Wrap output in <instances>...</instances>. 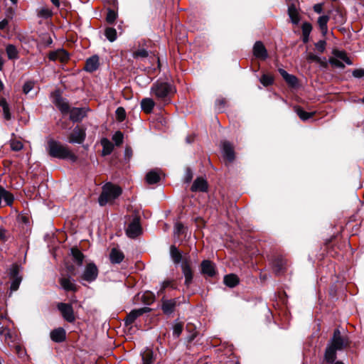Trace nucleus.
<instances>
[{"mask_svg": "<svg viewBox=\"0 0 364 364\" xmlns=\"http://www.w3.org/2000/svg\"><path fill=\"white\" fill-rule=\"evenodd\" d=\"M259 82L265 87L272 85L274 82L273 77L269 74H263L259 79Z\"/></svg>", "mask_w": 364, "mask_h": 364, "instance_id": "a19ab883", "label": "nucleus"}, {"mask_svg": "<svg viewBox=\"0 0 364 364\" xmlns=\"http://www.w3.org/2000/svg\"><path fill=\"white\" fill-rule=\"evenodd\" d=\"M294 110L302 121H306L315 114L314 112H307L299 106L294 107Z\"/></svg>", "mask_w": 364, "mask_h": 364, "instance_id": "c756f323", "label": "nucleus"}, {"mask_svg": "<svg viewBox=\"0 0 364 364\" xmlns=\"http://www.w3.org/2000/svg\"><path fill=\"white\" fill-rule=\"evenodd\" d=\"M222 152L223 157L229 162L233 161L235 159V152L233 146L228 141H224L222 144Z\"/></svg>", "mask_w": 364, "mask_h": 364, "instance_id": "f8f14e48", "label": "nucleus"}, {"mask_svg": "<svg viewBox=\"0 0 364 364\" xmlns=\"http://www.w3.org/2000/svg\"><path fill=\"white\" fill-rule=\"evenodd\" d=\"M101 144L102 146V155L103 156L109 155L113 151L114 145L107 138H103L101 140Z\"/></svg>", "mask_w": 364, "mask_h": 364, "instance_id": "7c9ffc66", "label": "nucleus"}, {"mask_svg": "<svg viewBox=\"0 0 364 364\" xmlns=\"http://www.w3.org/2000/svg\"><path fill=\"white\" fill-rule=\"evenodd\" d=\"M182 272L185 277V284L188 287L193 279V273L190 264L187 260H185L181 264Z\"/></svg>", "mask_w": 364, "mask_h": 364, "instance_id": "dca6fc26", "label": "nucleus"}, {"mask_svg": "<svg viewBox=\"0 0 364 364\" xmlns=\"http://www.w3.org/2000/svg\"><path fill=\"white\" fill-rule=\"evenodd\" d=\"M52 341L60 343L65 340V331L63 328L54 329L50 332Z\"/></svg>", "mask_w": 364, "mask_h": 364, "instance_id": "a878e982", "label": "nucleus"}, {"mask_svg": "<svg viewBox=\"0 0 364 364\" xmlns=\"http://www.w3.org/2000/svg\"><path fill=\"white\" fill-rule=\"evenodd\" d=\"M160 180L159 171L156 170L151 171L146 173V181L149 184H155Z\"/></svg>", "mask_w": 364, "mask_h": 364, "instance_id": "2f4dec72", "label": "nucleus"}, {"mask_svg": "<svg viewBox=\"0 0 364 364\" xmlns=\"http://www.w3.org/2000/svg\"><path fill=\"white\" fill-rule=\"evenodd\" d=\"M8 239V232L3 228H0V241L5 242Z\"/></svg>", "mask_w": 364, "mask_h": 364, "instance_id": "bf43d9fd", "label": "nucleus"}, {"mask_svg": "<svg viewBox=\"0 0 364 364\" xmlns=\"http://www.w3.org/2000/svg\"><path fill=\"white\" fill-rule=\"evenodd\" d=\"M224 283L227 287L232 288L238 284L239 279L235 274H228L224 277Z\"/></svg>", "mask_w": 364, "mask_h": 364, "instance_id": "473e14b6", "label": "nucleus"}, {"mask_svg": "<svg viewBox=\"0 0 364 364\" xmlns=\"http://www.w3.org/2000/svg\"><path fill=\"white\" fill-rule=\"evenodd\" d=\"M148 55V51L145 49H140L133 53L134 58H146Z\"/></svg>", "mask_w": 364, "mask_h": 364, "instance_id": "09e8293b", "label": "nucleus"}, {"mask_svg": "<svg viewBox=\"0 0 364 364\" xmlns=\"http://www.w3.org/2000/svg\"><path fill=\"white\" fill-rule=\"evenodd\" d=\"M58 309L60 311L63 318L69 323H73L75 321L74 310L71 304L66 303H58L57 305Z\"/></svg>", "mask_w": 364, "mask_h": 364, "instance_id": "423d86ee", "label": "nucleus"}, {"mask_svg": "<svg viewBox=\"0 0 364 364\" xmlns=\"http://www.w3.org/2000/svg\"><path fill=\"white\" fill-rule=\"evenodd\" d=\"M116 18L117 14L112 10H109L106 18L107 21L109 23H112L116 20Z\"/></svg>", "mask_w": 364, "mask_h": 364, "instance_id": "603ef678", "label": "nucleus"}, {"mask_svg": "<svg viewBox=\"0 0 364 364\" xmlns=\"http://www.w3.org/2000/svg\"><path fill=\"white\" fill-rule=\"evenodd\" d=\"M0 106L2 107L4 119L10 120L11 119V114L10 112L9 106L5 98L1 97L0 99Z\"/></svg>", "mask_w": 364, "mask_h": 364, "instance_id": "f704fd0d", "label": "nucleus"}, {"mask_svg": "<svg viewBox=\"0 0 364 364\" xmlns=\"http://www.w3.org/2000/svg\"><path fill=\"white\" fill-rule=\"evenodd\" d=\"M272 266L275 274H279L285 270L287 262L282 257H278L273 261Z\"/></svg>", "mask_w": 364, "mask_h": 364, "instance_id": "b1692460", "label": "nucleus"}, {"mask_svg": "<svg viewBox=\"0 0 364 364\" xmlns=\"http://www.w3.org/2000/svg\"><path fill=\"white\" fill-rule=\"evenodd\" d=\"M336 351L337 350L328 345L324 354V359L328 363H333L336 359Z\"/></svg>", "mask_w": 364, "mask_h": 364, "instance_id": "c85d7f7f", "label": "nucleus"}, {"mask_svg": "<svg viewBox=\"0 0 364 364\" xmlns=\"http://www.w3.org/2000/svg\"><path fill=\"white\" fill-rule=\"evenodd\" d=\"M150 310L151 309L149 307H143L132 310L124 318L125 325L129 326L132 324L139 316H141L144 313L150 311Z\"/></svg>", "mask_w": 364, "mask_h": 364, "instance_id": "6e6552de", "label": "nucleus"}, {"mask_svg": "<svg viewBox=\"0 0 364 364\" xmlns=\"http://www.w3.org/2000/svg\"><path fill=\"white\" fill-rule=\"evenodd\" d=\"M154 106L155 102L151 98L146 97L141 101V108L146 114L151 113Z\"/></svg>", "mask_w": 364, "mask_h": 364, "instance_id": "cd10ccee", "label": "nucleus"}, {"mask_svg": "<svg viewBox=\"0 0 364 364\" xmlns=\"http://www.w3.org/2000/svg\"><path fill=\"white\" fill-rule=\"evenodd\" d=\"M170 255L173 262L176 264L187 260L186 258L183 259L182 252L174 245H171L170 247Z\"/></svg>", "mask_w": 364, "mask_h": 364, "instance_id": "bb28decb", "label": "nucleus"}, {"mask_svg": "<svg viewBox=\"0 0 364 364\" xmlns=\"http://www.w3.org/2000/svg\"><path fill=\"white\" fill-rule=\"evenodd\" d=\"M279 72L284 79L289 75V73L284 69H279Z\"/></svg>", "mask_w": 364, "mask_h": 364, "instance_id": "338daca9", "label": "nucleus"}, {"mask_svg": "<svg viewBox=\"0 0 364 364\" xmlns=\"http://www.w3.org/2000/svg\"><path fill=\"white\" fill-rule=\"evenodd\" d=\"M6 52L9 59L14 60L18 58V52L15 46L12 44L6 46Z\"/></svg>", "mask_w": 364, "mask_h": 364, "instance_id": "72a5a7b5", "label": "nucleus"}, {"mask_svg": "<svg viewBox=\"0 0 364 364\" xmlns=\"http://www.w3.org/2000/svg\"><path fill=\"white\" fill-rule=\"evenodd\" d=\"M353 76L357 78H360L364 76V70L355 69L353 71Z\"/></svg>", "mask_w": 364, "mask_h": 364, "instance_id": "052dcab7", "label": "nucleus"}, {"mask_svg": "<svg viewBox=\"0 0 364 364\" xmlns=\"http://www.w3.org/2000/svg\"><path fill=\"white\" fill-rule=\"evenodd\" d=\"M208 189L207 181L203 178H197L194 181L191 188L193 192L201 191L205 192Z\"/></svg>", "mask_w": 364, "mask_h": 364, "instance_id": "aec40b11", "label": "nucleus"}, {"mask_svg": "<svg viewBox=\"0 0 364 364\" xmlns=\"http://www.w3.org/2000/svg\"><path fill=\"white\" fill-rule=\"evenodd\" d=\"M115 113L117 115V118L119 122H122L126 117V112L124 109L122 107H118L116 109Z\"/></svg>", "mask_w": 364, "mask_h": 364, "instance_id": "49530a36", "label": "nucleus"}, {"mask_svg": "<svg viewBox=\"0 0 364 364\" xmlns=\"http://www.w3.org/2000/svg\"><path fill=\"white\" fill-rule=\"evenodd\" d=\"M326 41L321 40L318 41L316 43H315V47L320 53H323L326 48Z\"/></svg>", "mask_w": 364, "mask_h": 364, "instance_id": "5fc2aeb1", "label": "nucleus"}, {"mask_svg": "<svg viewBox=\"0 0 364 364\" xmlns=\"http://www.w3.org/2000/svg\"><path fill=\"white\" fill-rule=\"evenodd\" d=\"M184 227L183 225L181 223H176L174 226V233L179 235L183 232Z\"/></svg>", "mask_w": 364, "mask_h": 364, "instance_id": "13d9d810", "label": "nucleus"}, {"mask_svg": "<svg viewBox=\"0 0 364 364\" xmlns=\"http://www.w3.org/2000/svg\"><path fill=\"white\" fill-rule=\"evenodd\" d=\"M288 14L292 23H299L300 21L299 14L296 5L294 3H291L289 4Z\"/></svg>", "mask_w": 364, "mask_h": 364, "instance_id": "4be33fe9", "label": "nucleus"}, {"mask_svg": "<svg viewBox=\"0 0 364 364\" xmlns=\"http://www.w3.org/2000/svg\"><path fill=\"white\" fill-rule=\"evenodd\" d=\"M20 266L17 264H11L7 270L9 279L11 280V293L17 291L22 282V276L20 274Z\"/></svg>", "mask_w": 364, "mask_h": 364, "instance_id": "20e7f679", "label": "nucleus"}, {"mask_svg": "<svg viewBox=\"0 0 364 364\" xmlns=\"http://www.w3.org/2000/svg\"><path fill=\"white\" fill-rule=\"evenodd\" d=\"M306 60L310 63H311V62L319 63L320 62V58L312 53H309L307 54Z\"/></svg>", "mask_w": 364, "mask_h": 364, "instance_id": "6e6d98bb", "label": "nucleus"}, {"mask_svg": "<svg viewBox=\"0 0 364 364\" xmlns=\"http://www.w3.org/2000/svg\"><path fill=\"white\" fill-rule=\"evenodd\" d=\"M124 258V253L117 248L112 249L109 254V259L113 264H119Z\"/></svg>", "mask_w": 364, "mask_h": 364, "instance_id": "393cba45", "label": "nucleus"}, {"mask_svg": "<svg viewBox=\"0 0 364 364\" xmlns=\"http://www.w3.org/2000/svg\"><path fill=\"white\" fill-rule=\"evenodd\" d=\"M68 272L70 276H76L78 274V270L75 267L73 264H69L66 267Z\"/></svg>", "mask_w": 364, "mask_h": 364, "instance_id": "4d7b16f0", "label": "nucleus"}, {"mask_svg": "<svg viewBox=\"0 0 364 364\" xmlns=\"http://www.w3.org/2000/svg\"><path fill=\"white\" fill-rule=\"evenodd\" d=\"M9 24L7 19H4L0 21V30H4Z\"/></svg>", "mask_w": 364, "mask_h": 364, "instance_id": "0e129e2a", "label": "nucleus"}, {"mask_svg": "<svg viewBox=\"0 0 364 364\" xmlns=\"http://www.w3.org/2000/svg\"><path fill=\"white\" fill-rule=\"evenodd\" d=\"M333 58H336L338 60L343 61L347 65H351L352 62L350 58L347 56L346 53L344 51L334 50L333 51Z\"/></svg>", "mask_w": 364, "mask_h": 364, "instance_id": "c9c22d12", "label": "nucleus"}, {"mask_svg": "<svg viewBox=\"0 0 364 364\" xmlns=\"http://www.w3.org/2000/svg\"><path fill=\"white\" fill-rule=\"evenodd\" d=\"M70 255L73 257V261L79 267H81L83 264L85 255L77 247H73L70 249Z\"/></svg>", "mask_w": 364, "mask_h": 364, "instance_id": "5701e85b", "label": "nucleus"}, {"mask_svg": "<svg viewBox=\"0 0 364 364\" xmlns=\"http://www.w3.org/2000/svg\"><path fill=\"white\" fill-rule=\"evenodd\" d=\"M141 299L144 304L149 305L154 302V295L152 293L146 292L141 296Z\"/></svg>", "mask_w": 364, "mask_h": 364, "instance_id": "37998d69", "label": "nucleus"}, {"mask_svg": "<svg viewBox=\"0 0 364 364\" xmlns=\"http://www.w3.org/2000/svg\"><path fill=\"white\" fill-rule=\"evenodd\" d=\"M122 193V189L117 186L107 183L102 188V191L99 197L98 202L101 206L112 202Z\"/></svg>", "mask_w": 364, "mask_h": 364, "instance_id": "7ed1b4c3", "label": "nucleus"}, {"mask_svg": "<svg viewBox=\"0 0 364 364\" xmlns=\"http://www.w3.org/2000/svg\"><path fill=\"white\" fill-rule=\"evenodd\" d=\"M70 119L73 122H78L82 120L87 114L86 108L73 107L70 111Z\"/></svg>", "mask_w": 364, "mask_h": 364, "instance_id": "9b49d317", "label": "nucleus"}, {"mask_svg": "<svg viewBox=\"0 0 364 364\" xmlns=\"http://www.w3.org/2000/svg\"><path fill=\"white\" fill-rule=\"evenodd\" d=\"M201 273L208 277L215 274V264L210 260H203L200 264Z\"/></svg>", "mask_w": 364, "mask_h": 364, "instance_id": "2eb2a0df", "label": "nucleus"}, {"mask_svg": "<svg viewBox=\"0 0 364 364\" xmlns=\"http://www.w3.org/2000/svg\"><path fill=\"white\" fill-rule=\"evenodd\" d=\"M329 20V17L326 15L321 16L318 19V24L323 35H326L328 31L327 23Z\"/></svg>", "mask_w": 364, "mask_h": 364, "instance_id": "4c0bfd02", "label": "nucleus"}, {"mask_svg": "<svg viewBox=\"0 0 364 364\" xmlns=\"http://www.w3.org/2000/svg\"><path fill=\"white\" fill-rule=\"evenodd\" d=\"M10 147L12 151H18L23 147L22 142L17 139H11L9 141Z\"/></svg>", "mask_w": 364, "mask_h": 364, "instance_id": "79ce46f5", "label": "nucleus"}, {"mask_svg": "<svg viewBox=\"0 0 364 364\" xmlns=\"http://www.w3.org/2000/svg\"><path fill=\"white\" fill-rule=\"evenodd\" d=\"M34 87V82L32 81L26 82L23 86V91L25 94L29 93Z\"/></svg>", "mask_w": 364, "mask_h": 364, "instance_id": "8fccbe9b", "label": "nucleus"}, {"mask_svg": "<svg viewBox=\"0 0 364 364\" xmlns=\"http://www.w3.org/2000/svg\"><path fill=\"white\" fill-rule=\"evenodd\" d=\"M142 364H152V354L151 352H146L142 357Z\"/></svg>", "mask_w": 364, "mask_h": 364, "instance_id": "864d4df0", "label": "nucleus"}, {"mask_svg": "<svg viewBox=\"0 0 364 364\" xmlns=\"http://www.w3.org/2000/svg\"><path fill=\"white\" fill-rule=\"evenodd\" d=\"M216 106L218 107L219 110H221L225 107V101L223 99H218L216 100Z\"/></svg>", "mask_w": 364, "mask_h": 364, "instance_id": "680f3d73", "label": "nucleus"}, {"mask_svg": "<svg viewBox=\"0 0 364 364\" xmlns=\"http://www.w3.org/2000/svg\"><path fill=\"white\" fill-rule=\"evenodd\" d=\"M183 328V323L182 322L178 321L177 320L175 321L173 325V336L176 338H178Z\"/></svg>", "mask_w": 364, "mask_h": 364, "instance_id": "58836bf2", "label": "nucleus"}, {"mask_svg": "<svg viewBox=\"0 0 364 364\" xmlns=\"http://www.w3.org/2000/svg\"><path fill=\"white\" fill-rule=\"evenodd\" d=\"M302 36H303V42L307 43L309 40V35L312 30V26L311 23L308 22H305L302 24Z\"/></svg>", "mask_w": 364, "mask_h": 364, "instance_id": "e433bc0d", "label": "nucleus"}, {"mask_svg": "<svg viewBox=\"0 0 364 364\" xmlns=\"http://www.w3.org/2000/svg\"><path fill=\"white\" fill-rule=\"evenodd\" d=\"M175 92L174 86L166 82L156 81L150 89V93L155 100L164 105L171 102V97Z\"/></svg>", "mask_w": 364, "mask_h": 364, "instance_id": "f257e3e1", "label": "nucleus"}, {"mask_svg": "<svg viewBox=\"0 0 364 364\" xmlns=\"http://www.w3.org/2000/svg\"><path fill=\"white\" fill-rule=\"evenodd\" d=\"M314 10L316 13L321 14L322 12V4H316L314 6Z\"/></svg>", "mask_w": 364, "mask_h": 364, "instance_id": "e2e57ef3", "label": "nucleus"}, {"mask_svg": "<svg viewBox=\"0 0 364 364\" xmlns=\"http://www.w3.org/2000/svg\"><path fill=\"white\" fill-rule=\"evenodd\" d=\"M105 35L110 42H113L117 39V31L114 28H107Z\"/></svg>", "mask_w": 364, "mask_h": 364, "instance_id": "ea45409f", "label": "nucleus"}, {"mask_svg": "<svg viewBox=\"0 0 364 364\" xmlns=\"http://www.w3.org/2000/svg\"><path fill=\"white\" fill-rule=\"evenodd\" d=\"M98 275V269L95 264L93 262H90L87 264L84 272L81 275V278L82 280H85L88 282H92L95 281Z\"/></svg>", "mask_w": 364, "mask_h": 364, "instance_id": "0eeeda50", "label": "nucleus"}, {"mask_svg": "<svg viewBox=\"0 0 364 364\" xmlns=\"http://www.w3.org/2000/svg\"><path fill=\"white\" fill-rule=\"evenodd\" d=\"M50 1L57 8H58L60 5L59 0H50Z\"/></svg>", "mask_w": 364, "mask_h": 364, "instance_id": "774afa93", "label": "nucleus"}, {"mask_svg": "<svg viewBox=\"0 0 364 364\" xmlns=\"http://www.w3.org/2000/svg\"><path fill=\"white\" fill-rule=\"evenodd\" d=\"M60 284L61 287L67 291H76L77 287L73 279H71L70 276L67 277H61L60 279Z\"/></svg>", "mask_w": 364, "mask_h": 364, "instance_id": "a211bd4d", "label": "nucleus"}, {"mask_svg": "<svg viewBox=\"0 0 364 364\" xmlns=\"http://www.w3.org/2000/svg\"><path fill=\"white\" fill-rule=\"evenodd\" d=\"M141 231L139 219L135 218L133 219L132 223L128 225L127 228V235L128 237L134 238L137 237Z\"/></svg>", "mask_w": 364, "mask_h": 364, "instance_id": "1a4fd4ad", "label": "nucleus"}, {"mask_svg": "<svg viewBox=\"0 0 364 364\" xmlns=\"http://www.w3.org/2000/svg\"><path fill=\"white\" fill-rule=\"evenodd\" d=\"M329 63L332 66L338 68L343 69L345 68V65H344L343 62L338 60L336 58L333 57V58H330Z\"/></svg>", "mask_w": 364, "mask_h": 364, "instance_id": "a18cd8bd", "label": "nucleus"}, {"mask_svg": "<svg viewBox=\"0 0 364 364\" xmlns=\"http://www.w3.org/2000/svg\"><path fill=\"white\" fill-rule=\"evenodd\" d=\"M171 285V282L169 281H165L161 284V289L160 291L164 290L166 288L169 287Z\"/></svg>", "mask_w": 364, "mask_h": 364, "instance_id": "69168bd1", "label": "nucleus"}, {"mask_svg": "<svg viewBox=\"0 0 364 364\" xmlns=\"http://www.w3.org/2000/svg\"><path fill=\"white\" fill-rule=\"evenodd\" d=\"M99 65V57L95 55L87 59L84 69L87 72L92 73L98 69Z\"/></svg>", "mask_w": 364, "mask_h": 364, "instance_id": "4468645a", "label": "nucleus"}, {"mask_svg": "<svg viewBox=\"0 0 364 364\" xmlns=\"http://www.w3.org/2000/svg\"><path fill=\"white\" fill-rule=\"evenodd\" d=\"M177 301L176 299H163L161 304V309L166 315L171 314L176 306Z\"/></svg>", "mask_w": 364, "mask_h": 364, "instance_id": "f3484780", "label": "nucleus"}, {"mask_svg": "<svg viewBox=\"0 0 364 364\" xmlns=\"http://www.w3.org/2000/svg\"><path fill=\"white\" fill-rule=\"evenodd\" d=\"M47 151L49 155L54 158L69 159L72 162H75L77 159V156L68 147L53 139L48 141Z\"/></svg>", "mask_w": 364, "mask_h": 364, "instance_id": "f03ea898", "label": "nucleus"}, {"mask_svg": "<svg viewBox=\"0 0 364 364\" xmlns=\"http://www.w3.org/2000/svg\"><path fill=\"white\" fill-rule=\"evenodd\" d=\"M284 80L291 86L294 87L297 84V78L293 75L289 74Z\"/></svg>", "mask_w": 364, "mask_h": 364, "instance_id": "3c124183", "label": "nucleus"}, {"mask_svg": "<svg viewBox=\"0 0 364 364\" xmlns=\"http://www.w3.org/2000/svg\"><path fill=\"white\" fill-rule=\"evenodd\" d=\"M48 58L53 61L60 60V62H64L68 59V55L65 50L59 49L55 51L50 52Z\"/></svg>", "mask_w": 364, "mask_h": 364, "instance_id": "6ab92c4d", "label": "nucleus"}, {"mask_svg": "<svg viewBox=\"0 0 364 364\" xmlns=\"http://www.w3.org/2000/svg\"><path fill=\"white\" fill-rule=\"evenodd\" d=\"M54 104L63 114H67L70 110L68 101L60 96L55 98Z\"/></svg>", "mask_w": 364, "mask_h": 364, "instance_id": "412c9836", "label": "nucleus"}, {"mask_svg": "<svg viewBox=\"0 0 364 364\" xmlns=\"http://www.w3.org/2000/svg\"><path fill=\"white\" fill-rule=\"evenodd\" d=\"M253 53L257 58L264 60L267 58V49L261 41H257L255 43L253 47Z\"/></svg>", "mask_w": 364, "mask_h": 364, "instance_id": "ddd939ff", "label": "nucleus"}, {"mask_svg": "<svg viewBox=\"0 0 364 364\" xmlns=\"http://www.w3.org/2000/svg\"><path fill=\"white\" fill-rule=\"evenodd\" d=\"M38 15L43 18H49L52 16V12L47 8H41L39 9Z\"/></svg>", "mask_w": 364, "mask_h": 364, "instance_id": "de8ad7c7", "label": "nucleus"}, {"mask_svg": "<svg viewBox=\"0 0 364 364\" xmlns=\"http://www.w3.org/2000/svg\"><path fill=\"white\" fill-rule=\"evenodd\" d=\"M86 138V129L77 125L68 136V141L70 144H81Z\"/></svg>", "mask_w": 364, "mask_h": 364, "instance_id": "39448f33", "label": "nucleus"}, {"mask_svg": "<svg viewBox=\"0 0 364 364\" xmlns=\"http://www.w3.org/2000/svg\"><path fill=\"white\" fill-rule=\"evenodd\" d=\"M124 136L119 131L114 133L112 136V140L114 141L117 146H119L123 142Z\"/></svg>", "mask_w": 364, "mask_h": 364, "instance_id": "c03bdc74", "label": "nucleus"}, {"mask_svg": "<svg viewBox=\"0 0 364 364\" xmlns=\"http://www.w3.org/2000/svg\"><path fill=\"white\" fill-rule=\"evenodd\" d=\"M328 345L333 346L337 350H342L346 346V342L345 339L341 337L339 330L336 329L334 331L333 336Z\"/></svg>", "mask_w": 364, "mask_h": 364, "instance_id": "9d476101", "label": "nucleus"}]
</instances>
